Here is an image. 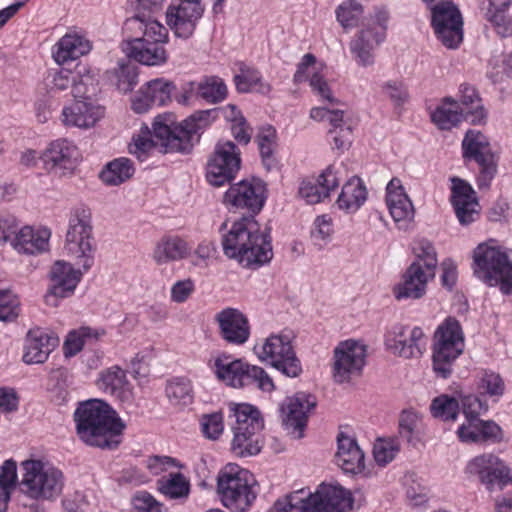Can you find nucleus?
Returning <instances> with one entry per match:
<instances>
[{"instance_id":"393cba45","label":"nucleus","mask_w":512,"mask_h":512,"mask_svg":"<svg viewBox=\"0 0 512 512\" xmlns=\"http://www.w3.org/2000/svg\"><path fill=\"white\" fill-rule=\"evenodd\" d=\"M451 203L459 223L467 226L475 222L480 215V205L476 192L471 185L457 177H453Z\"/></svg>"},{"instance_id":"c9c22d12","label":"nucleus","mask_w":512,"mask_h":512,"mask_svg":"<svg viewBox=\"0 0 512 512\" xmlns=\"http://www.w3.org/2000/svg\"><path fill=\"white\" fill-rule=\"evenodd\" d=\"M367 189L358 177H352L342 187L336 204L346 213L356 212L367 200Z\"/></svg>"},{"instance_id":"72a5a7b5","label":"nucleus","mask_w":512,"mask_h":512,"mask_svg":"<svg viewBox=\"0 0 512 512\" xmlns=\"http://www.w3.org/2000/svg\"><path fill=\"white\" fill-rule=\"evenodd\" d=\"M275 512H325L314 493L297 490L274 504Z\"/></svg>"},{"instance_id":"ea45409f","label":"nucleus","mask_w":512,"mask_h":512,"mask_svg":"<svg viewBox=\"0 0 512 512\" xmlns=\"http://www.w3.org/2000/svg\"><path fill=\"white\" fill-rule=\"evenodd\" d=\"M134 174L132 161L128 158H118L109 162L100 173L101 180L107 185H119Z\"/></svg>"},{"instance_id":"ddd939ff","label":"nucleus","mask_w":512,"mask_h":512,"mask_svg":"<svg viewBox=\"0 0 512 512\" xmlns=\"http://www.w3.org/2000/svg\"><path fill=\"white\" fill-rule=\"evenodd\" d=\"M214 368L217 378L233 388L255 385L264 392H271L275 388L273 380L263 368L241 359L219 357L215 360Z\"/></svg>"},{"instance_id":"bf43d9fd","label":"nucleus","mask_w":512,"mask_h":512,"mask_svg":"<svg viewBox=\"0 0 512 512\" xmlns=\"http://www.w3.org/2000/svg\"><path fill=\"white\" fill-rule=\"evenodd\" d=\"M416 260L413 263H418L422 270L435 275L438 260L436 250L431 242L428 240H421L415 248Z\"/></svg>"},{"instance_id":"4be33fe9","label":"nucleus","mask_w":512,"mask_h":512,"mask_svg":"<svg viewBox=\"0 0 512 512\" xmlns=\"http://www.w3.org/2000/svg\"><path fill=\"white\" fill-rule=\"evenodd\" d=\"M466 470L471 475H477L490 491L503 489L511 480L509 468L493 454H483L473 458Z\"/></svg>"},{"instance_id":"0e129e2a","label":"nucleus","mask_w":512,"mask_h":512,"mask_svg":"<svg viewBox=\"0 0 512 512\" xmlns=\"http://www.w3.org/2000/svg\"><path fill=\"white\" fill-rule=\"evenodd\" d=\"M399 450L400 447L396 440H379L374 445V459L379 465L384 466L395 458Z\"/></svg>"},{"instance_id":"c85d7f7f","label":"nucleus","mask_w":512,"mask_h":512,"mask_svg":"<svg viewBox=\"0 0 512 512\" xmlns=\"http://www.w3.org/2000/svg\"><path fill=\"white\" fill-rule=\"evenodd\" d=\"M51 233L48 229H33L30 226L19 228L13 236L11 246L19 253L39 254L48 249Z\"/></svg>"},{"instance_id":"69168bd1","label":"nucleus","mask_w":512,"mask_h":512,"mask_svg":"<svg viewBox=\"0 0 512 512\" xmlns=\"http://www.w3.org/2000/svg\"><path fill=\"white\" fill-rule=\"evenodd\" d=\"M132 505L134 512H166L163 504L146 491H138L132 498Z\"/></svg>"},{"instance_id":"f3484780","label":"nucleus","mask_w":512,"mask_h":512,"mask_svg":"<svg viewBox=\"0 0 512 512\" xmlns=\"http://www.w3.org/2000/svg\"><path fill=\"white\" fill-rule=\"evenodd\" d=\"M366 346L355 340L340 342L334 349L333 378L337 383L348 382L359 375L365 365Z\"/></svg>"},{"instance_id":"864d4df0","label":"nucleus","mask_w":512,"mask_h":512,"mask_svg":"<svg viewBox=\"0 0 512 512\" xmlns=\"http://www.w3.org/2000/svg\"><path fill=\"white\" fill-rule=\"evenodd\" d=\"M459 403L448 395H440L432 400L430 412L434 418L442 421H455L458 416Z\"/></svg>"},{"instance_id":"bb28decb","label":"nucleus","mask_w":512,"mask_h":512,"mask_svg":"<svg viewBox=\"0 0 512 512\" xmlns=\"http://www.w3.org/2000/svg\"><path fill=\"white\" fill-rule=\"evenodd\" d=\"M58 342L56 336L41 328L29 330L25 339L23 361L26 364L44 363Z\"/></svg>"},{"instance_id":"a211bd4d","label":"nucleus","mask_w":512,"mask_h":512,"mask_svg":"<svg viewBox=\"0 0 512 512\" xmlns=\"http://www.w3.org/2000/svg\"><path fill=\"white\" fill-rule=\"evenodd\" d=\"M79 151L76 145L65 138L54 140L41 153L43 168L59 176L71 174L77 166Z\"/></svg>"},{"instance_id":"603ef678","label":"nucleus","mask_w":512,"mask_h":512,"mask_svg":"<svg viewBox=\"0 0 512 512\" xmlns=\"http://www.w3.org/2000/svg\"><path fill=\"white\" fill-rule=\"evenodd\" d=\"M127 384L125 371L114 366L102 373L99 385L106 392L121 397L125 393Z\"/></svg>"},{"instance_id":"13d9d810","label":"nucleus","mask_w":512,"mask_h":512,"mask_svg":"<svg viewBox=\"0 0 512 512\" xmlns=\"http://www.w3.org/2000/svg\"><path fill=\"white\" fill-rule=\"evenodd\" d=\"M362 13L363 7L361 4L347 0L337 7L336 18L340 25L347 29L357 26Z\"/></svg>"},{"instance_id":"37998d69","label":"nucleus","mask_w":512,"mask_h":512,"mask_svg":"<svg viewBox=\"0 0 512 512\" xmlns=\"http://www.w3.org/2000/svg\"><path fill=\"white\" fill-rule=\"evenodd\" d=\"M104 331L93 330L89 327H81L71 331L63 344V351L66 357L75 356L79 353L86 341H97Z\"/></svg>"},{"instance_id":"a878e982","label":"nucleus","mask_w":512,"mask_h":512,"mask_svg":"<svg viewBox=\"0 0 512 512\" xmlns=\"http://www.w3.org/2000/svg\"><path fill=\"white\" fill-rule=\"evenodd\" d=\"M219 335L231 345H242L250 337V325L247 317L239 310L226 308L215 316Z\"/></svg>"},{"instance_id":"412c9836","label":"nucleus","mask_w":512,"mask_h":512,"mask_svg":"<svg viewBox=\"0 0 512 512\" xmlns=\"http://www.w3.org/2000/svg\"><path fill=\"white\" fill-rule=\"evenodd\" d=\"M316 406V399L304 392L289 397L281 406V414L285 429L294 438L303 437L309 412Z\"/></svg>"},{"instance_id":"20e7f679","label":"nucleus","mask_w":512,"mask_h":512,"mask_svg":"<svg viewBox=\"0 0 512 512\" xmlns=\"http://www.w3.org/2000/svg\"><path fill=\"white\" fill-rule=\"evenodd\" d=\"M217 117V109L200 110L176 124L173 115H159L154 120V135L161 141L165 152L189 153L194 142L198 141V132L210 126Z\"/></svg>"},{"instance_id":"774afa93","label":"nucleus","mask_w":512,"mask_h":512,"mask_svg":"<svg viewBox=\"0 0 512 512\" xmlns=\"http://www.w3.org/2000/svg\"><path fill=\"white\" fill-rule=\"evenodd\" d=\"M256 141L262 156L263 162L267 163L270 160L275 147L276 131L273 127L269 126L261 130L257 135Z\"/></svg>"},{"instance_id":"f03ea898","label":"nucleus","mask_w":512,"mask_h":512,"mask_svg":"<svg viewBox=\"0 0 512 512\" xmlns=\"http://www.w3.org/2000/svg\"><path fill=\"white\" fill-rule=\"evenodd\" d=\"M79 438L89 446L116 449L125 424L117 413L101 400L81 403L74 413Z\"/></svg>"},{"instance_id":"473e14b6","label":"nucleus","mask_w":512,"mask_h":512,"mask_svg":"<svg viewBox=\"0 0 512 512\" xmlns=\"http://www.w3.org/2000/svg\"><path fill=\"white\" fill-rule=\"evenodd\" d=\"M314 494L325 512H347L352 509V495L340 485H321Z\"/></svg>"},{"instance_id":"6e6552de","label":"nucleus","mask_w":512,"mask_h":512,"mask_svg":"<svg viewBox=\"0 0 512 512\" xmlns=\"http://www.w3.org/2000/svg\"><path fill=\"white\" fill-rule=\"evenodd\" d=\"M97 85L93 74L82 75L80 83L73 88L74 102L62 110V122L65 126L88 129L104 116V107L93 99L98 91Z\"/></svg>"},{"instance_id":"79ce46f5","label":"nucleus","mask_w":512,"mask_h":512,"mask_svg":"<svg viewBox=\"0 0 512 512\" xmlns=\"http://www.w3.org/2000/svg\"><path fill=\"white\" fill-rule=\"evenodd\" d=\"M499 157L492 147L473 159L479 166L477 185L479 189H488L498 170Z\"/></svg>"},{"instance_id":"8fccbe9b","label":"nucleus","mask_w":512,"mask_h":512,"mask_svg":"<svg viewBox=\"0 0 512 512\" xmlns=\"http://www.w3.org/2000/svg\"><path fill=\"white\" fill-rule=\"evenodd\" d=\"M17 479V466L13 460H6L0 471V512L7 509L10 500L11 489Z\"/></svg>"},{"instance_id":"052dcab7","label":"nucleus","mask_w":512,"mask_h":512,"mask_svg":"<svg viewBox=\"0 0 512 512\" xmlns=\"http://www.w3.org/2000/svg\"><path fill=\"white\" fill-rule=\"evenodd\" d=\"M479 389L491 397H501L505 391V384L498 373L485 370L480 377Z\"/></svg>"},{"instance_id":"4c0bfd02","label":"nucleus","mask_w":512,"mask_h":512,"mask_svg":"<svg viewBox=\"0 0 512 512\" xmlns=\"http://www.w3.org/2000/svg\"><path fill=\"white\" fill-rule=\"evenodd\" d=\"M431 118L439 129L450 130L462 120H466V113L460 110V105L457 101L445 98L442 104L432 113Z\"/></svg>"},{"instance_id":"2eb2a0df","label":"nucleus","mask_w":512,"mask_h":512,"mask_svg":"<svg viewBox=\"0 0 512 512\" xmlns=\"http://www.w3.org/2000/svg\"><path fill=\"white\" fill-rule=\"evenodd\" d=\"M291 340L290 333L271 334L259 348L256 346L255 350L261 361L270 363L285 376L294 378L301 374L302 367L295 355Z\"/></svg>"},{"instance_id":"f8f14e48","label":"nucleus","mask_w":512,"mask_h":512,"mask_svg":"<svg viewBox=\"0 0 512 512\" xmlns=\"http://www.w3.org/2000/svg\"><path fill=\"white\" fill-rule=\"evenodd\" d=\"M462 411L466 422L456 431L463 443L498 442L502 439L500 426L492 420H480L479 416L488 410V405L477 396L468 395L462 398Z\"/></svg>"},{"instance_id":"f257e3e1","label":"nucleus","mask_w":512,"mask_h":512,"mask_svg":"<svg viewBox=\"0 0 512 512\" xmlns=\"http://www.w3.org/2000/svg\"><path fill=\"white\" fill-rule=\"evenodd\" d=\"M265 184L260 179L242 180L228 189L224 203L230 210L243 212L223 236L224 254L247 268L269 263L273 257L271 237L267 229L260 230L254 216L265 203Z\"/></svg>"},{"instance_id":"c03bdc74","label":"nucleus","mask_w":512,"mask_h":512,"mask_svg":"<svg viewBox=\"0 0 512 512\" xmlns=\"http://www.w3.org/2000/svg\"><path fill=\"white\" fill-rule=\"evenodd\" d=\"M509 8L510 6L488 5L484 13L485 19L503 38L512 36V17L507 13Z\"/></svg>"},{"instance_id":"423d86ee","label":"nucleus","mask_w":512,"mask_h":512,"mask_svg":"<svg viewBox=\"0 0 512 512\" xmlns=\"http://www.w3.org/2000/svg\"><path fill=\"white\" fill-rule=\"evenodd\" d=\"M229 409L235 419L232 424V452L238 457L257 455L263 447L264 427L259 410L247 403H231Z\"/></svg>"},{"instance_id":"4d7b16f0","label":"nucleus","mask_w":512,"mask_h":512,"mask_svg":"<svg viewBox=\"0 0 512 512\" xmlns=\"http://www.w3.org/2000/svg\"><path fill=\"white\" fill-rule=\"evenodd\" d=\"M21 312L20 300L9 289H0V321L13 322Z\"/></svg>"},{"instance_id":"58836bf2","label":"nucleus","mask_w":512,"mask_h":512,"mask_svg":"<svg viewBox=\"0 0 512 512\" xmlns=\"http://www.w3.org/2000/svg\"><path fill=\"white\" fill-rule=\"evenodd\" d=\"M234 82L237 90L241 93L268 94L271 90L270 84L263 81L258 70L245 65L240 68V73L234 76Z\"/></svg>"},{"instance_id":"f704fd0d","label":"nucleus","mask_w":512,"mask_h":512,"mask_svg":"<svg viewBox=\"0 0 512 512\" xmlns=\"http://www.w3.org/2000/svg\"><path fill=\"white\" fill-rule=\"evenodd\" d=\"M190 250L188 243L180 237H163L154 248L153 259L158 265H163L186 258Z\"/></svg>"},{"instance_id":"9b49d317","label":"nucleus","mask_w":512,"mask_h":512,"mask_svg":"<svg viewBox=\"0 0 512 512\" xmlns=\"http://www.w3.org/2000/svg\"><path fill=\"white\" fill-rule=\"evenodd\" d=\"M474 274L489 286H500L504 294H512V264L505 252L487 243L479 244L473 253Z\"/></svg>"},{"instance_id":"9d476101","label":"nucleus","mask_w":512,"mask_h":512,"mask_svg":"<svg viewBox=\"0 0 512 512\" xmlns=\"http://www.w3.org/2000/svg\"><path fill=\"white\" fill-rule=\"evenodd\" d=\"M254 483L249 471L229 464L217 477V491L225 507L234 512H245L256 499Z\"/></svg>"},{"instance_id":"338daca9","label":"nucleus","mask_w":512,"mask_h":512,"mask_svg":"<svg viewBox=\"0 0 512 512\" xmlns=\"http://www.w3.org/2000/svg\"><path fill=\"white\" fill-rule=\"evenodd\" d=\"M201 429L208 439H218L224 429L222 414L216 412L203 415L201 418Z\"/></svg>"},{"instance_id":"3c124183","label":"nucleus","mask_w":512,"mask_h":512,"mask_svg":"<svg viewBox=\"0 0 512 512\" xmlns=\"http://www.w3.org/2000/svg\"><path fill=\"white\" fill-rule=\"evenodd\" d=\"M390 214L400 229H406L414 218V207L408 195L387 202Z\"/></svg>"},{"instance_id":"7ed1b4c3","label":"nucleus","mask_w":512,"mask_h":512,"mask_svg":"<svg viewBox=\"0 0 512 512\" xmlns=\"http://www.w3.org/2000/svg\"><path fill=\"white\" fill-rule=\"evenodd\" d=\"M128 30L140 31L141 37H134L125 44L124 51L135 61L157 66L166 63L168 53L164 45L168 42V30L159 21L137 14L125 21Z\"/></svg>"},{"instance_id":"4468645a","label":"nucleus","mask_w":512,"mask_h":512,"mask_svg":"<svg viewBox=\"0 0 512 512\" xmlns=\"http://www.w3.org/2000/svg\"><path fill=\"white\" fill-rule=\"evenodd\" d=\"M431 13V26L437 39L448 49H456L463 41V17L451 1L439 0L427 4Z\"/></svg>"},{"instance_id":"39448f33","label":"nucleus","mask_w":512,"mask_h":512,"mask_svg":"<svg viewBox=\"0 0 512 512\" xmlns=\"http://www.w3.org/2000/svg\"><path fill=\"white\" fill-rule=\"evenodd\" d=\"M20 491L37 502H53L61 494L65 484L62 471L48 462L25 460L21 464Z\"/></svg>"},{"instance_id":"b1692460","label":"nucleus","mask_w":512,"mask_h":512,"mask_svg":"<svg viewBox=\"0 0 512 512\" xmlns=\"http://www.w3.org/2000/svg\"><path fill=\"white\" fill-rule=\"evenodd\" d=\"M344 173L343 163H333L319 175L316 182L303 181L299 187V195L308 204L320 203L339 186Z\"/></svg>"},{"instance_id":"de8ad7c7","label":"nucleus","mask_w":512,"mask_h":512,"mask_svg":"<svg viewBox=\"0 0 512 512\" xmlns=\"http://www.w3.org/2000/svg\"><path fill=\"white\" fill-rule=\"evenodd\" d=\"M490 148L491 144L488 138L477 130H468L462 141V153L465 161H472Z\"/></svg>"},{"instance_id":"6ab92c4d","label":"nucleus","mask_w":512,"mask_h":512,"mask_svg":"<svg viewBox=\"0 0 512 512\" xmlns=\"http://www.w3.org/2000/svg\"><path fill=\"white\" fill-rule=\"evenodd\" d=\"M84 271L75 269L73 264L64 260L56 261L49 271V287L45 296L48 304L57 305L58 298H66L73 294Z\"/></svg>"},{"instance_id":"cd10ccee","label":"nucleus","mask_w":512,"mask_h":512,"mask_svg":"<svg viewBox=\"0 0 512 512\" xmlns=\"http://www.w3.org/2000/svg\"><path fill=\"white\" fill-rule=\"evenodd\" d=\"M435 275L430 274L419 266L418 263H411L403 275V280L394 289V296L397 300L419 299L426 293V286Z\"/></svg>"},{"instance_id":"2f4dec72","label":"nucleus","mask_w":512,"mask_h":512,"mask_svg":"<svg viewBox=\"0 0 512 512\" xmlns=\"http://www.w3.org/2000/svg\"><path fill=\"white\" fill-rule=\"evenodd\" d=\"M337 464L346 473H360L364 469V453L356 440L344 436H338V450L336 453Z\"/></svg>"},{"instance_id":"e2e57ef3","label":"nucleus","mask_w":512,"mask_h":512,"mask_svg":"<svg viewBox=\"0 0 512 512\" xmlns=\"http://www.w3.org/2000/svg\"><path fill=\"white\" fill-rule=\"evenodd\" d=\"M382 93L390 99L397 107L405 104L409 99V93L406 85L399 80H389L382 84Z\"/></svg>"},{"instance_id":"680f3d73","label":"nucleus","mask_w":512,"mask_h":512,"mask_svg":"<svg viewBox=\"0 0 512 512\" xmlns=\"http://www.w3.org/2000/svg\"><path fill=\"white\" fill-rule=\"evenodd\" d=\"M232 111V134L233 137L240 143V144H248L251 140V136L253 133L252 128L249 126L245 118L241 115V112L236 109L234 105L228 106Z\"/></svg>"},{"instance_id":"e433bc0d","label":"nucleus","mask_w":512,"mask_h":512,"mask_svg":"<svg viewBox=\"0 0 512 512\" xmlns=\"http://www.w3.org/2000/svg\"><path fill=\"white\" fill-rule=\"evenodd\" d=\"M460 110L466 113V121L471 124H484L487 114L481 103V99L474 87L469 85H461L460 88Z\"/></svg>"},{"instance_id":"c756f323","label":"nucleus","mask_w":512,"mask_h":512,"mask_svg":"<svg viewBox=\"0 0 512 512\" xmlns=\"http://www.w3.org/2000/svg\"><path fill=\"white\" fill-rule=\"evenodd\" d=\"M384 35L385 27L380 23L361 30L358 37L351 43V51L360 65L368 66L373 63L371 51L379 45Z\"/></svg>"},{"instance_id":"5fc2aeb1","label":"nucleus","mask_w":512,"mask_h":512,"mask_svg":"<svg viewBox=\"0 0 512 512\" xmlns=\"http://www.w3.org/2000/svg\"><path fill=\"white\" fill-rule=\"evenodd\" d=\"M145 88L155 106H163L171 101L172 93L175 91L173 82L158 78L146 83Z\"/></svg>"},{"instance_id":"1a4fd4ad","label":"nucleus","mask_w":512,"mask_h":512,"mask_svg":"<svg viewBox=\"0 0 512 512\" xmlns=\"http://www.w3.org/2000/svg\"><path fill=\"white\" fill-rule=\"evenodd\" d=\"M464 347L463 331L456 319L448 318L439 325L432 345V365L437 376L443 379L451 376L453 366Z\"/></svg>"},{"instance_id":"09e8293b","label":"nucleus","mask_w":512,"mask_h":512,"mask_svg":"<svg viewBox=\"0 0 512 512\" xmlns=\"http://www.w3.org/2000/svg\"><path fill=\"white\" fill-rule=\"evenodd\" d=\"M189 488V482L181 473H171L168 478L158 480L159 491L171 499L188 497Z\"/></svg>"},{"instance_id":"5701e85b","label":"nucleus","mask_w":512,"mask_h":512,"mask_svg":"<svg viewBox=\"0 0 512 512\" xmlns=\"http://www.w3.org/2000/svg\"><path fill=\"white\" fill-rule=\"evenodd\" d=\"M385 344L392 353L406 359L419 358L426 350L425 335L420 327L408 330L396 326L386 335Z\"/></svg>"},{"instance_id":"dca6fc26","label":"nucleus","mask_w":512,"mask_h":512,"mask_svg":"<svg viewBox=\"0 0 512 512\" xmlns=\"http://www.w3.org/2000/svg\"><path fill=\"white\" fill-rule=\"evenodd\" d=\"M240 152L232 141L219 142L208 161L206 178L216 187L229 183L240 169Z\"/></svg>"},{"instance_id":"49530a36","label":"nucleus","mask_w":512,"mask_h":512,"mask_svg":"<svg viewBox=\"0 0 512 512\" xmlns=\"http://www.w3.org/2000/svg\"><path fill=\"white\" fill-rule=\"evenodd\" d=\"M197 95L209 103H218L226 98L227 87L220 77H206L197 83Z\"/></svg>"},{"instance_id":"0eeeda50","label":"nucleus","mask_w":512,"mask_h":512,"mask_svg":"<svg viewBox=\"0 0 512 512\" xmlns=\"http://www.w3.org/2000/svg\"><path fill=\"white\" fill-rule=\"evenodd\" d=\"M64 249L74 265L84 272L94 264L96 244L93 237L91 212L84 207L72 210L69 218Z\"/></svg>"},{"instance_id":"a19ab883","label":"nucleus","mask_w":512,"mask_h":512,"mask_svg":"<svg viewBox=\"0 0 512 512\" xmlns=\"http://www.w3.org/2000/svg\"><path fill=\"white\" fill-rule=\"evenodd\" d=\"M91 73L86 66H77V70L72 72L67 69H60L49 73L47 77V86L51 92L64 91L68 88L73 90L75 84L80 83L82 75Z\"/></svg>"},{"instance_id":"a18cd8bd","label":"nucleus","mask_w":512,"mask_h":512,"mask_svg":"<svg viewBox=\"0 0 512 512\" xmlns=\"http://www.w3.org/2000/svg\"><path fill=\"white\" fill-rule=\"evenodd\" d=\"M166 395L174 406L184 407L193 402L191 382L185 378H176L167 383Z\"/></svg>"},{"instance_id":"aec40b11","label":"nucleus","mask_w":512,"mask_h":512,"mask_svg":"<svg viewBox=\"0 0 512 512\" xmlns=\"http://www.w3.org/2000/svg\"><path fill=\"white\" fill-rule=\"evenodd\" d=\"M203 12L204 6L200 1L181 0L168 6L166 22L175 36L187 39L194 33Z\"/></svg>"},{"instance_id":"7c9ffc66","label":"nucleus","mask_w":512,"mask_h":512,"mask_svg":"<svg viewBox=\"0 0 512 512\" xmlns=\"http://www.w3.org/2000/svg\"><path fill=\"white\" fill-rule=\"evenodd\" d=\"M53 57L58 64L78 59L88 54L92 49L91 41L80 33H67L56 44Z\"/></svg>"},{"instance_id":"6e6d98bb","label":"nucleus","mask_w":512,"mask_h":512,"mask_svg":"<svg viewBox=\"0 0 512 512\" xmlns=\"http://www.w3.org/2000/svg\"><path fill=\"white\" fill-rule=\"evenodd\" d=\"M112 75L116 87L123 93L131 91L138 81L137 67L131 63H120Z\"/></svg>"}]
</instances>
